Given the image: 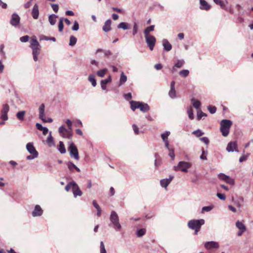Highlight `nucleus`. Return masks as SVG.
I'll return each instance as SVG.
<instances>
[{
	"label": "nucleus",
	"instance_id": "0eeeda50",
	"mask_svg": "<svg viewBox=\"0 0 253 253\" xmlns=\"http://www.w3.org/2000/svg\"><path fill=\"white\" fill-rule=\"evenodd\" d=\"M191 167V164L189 163L181 161L179 162L178 165L176 167H174V170H177L178 169H180L181 171L183 172H187L188 169Z\"/></svg>",
	"mask_w": 253,
	"mask_h": 253
},
{
	"label": "nucleus",
	"instance_id": "13d9d810",
	"mask_svg": "<svg viewBox=\"0 0 253 253\" xmlns=\"http://www.w3.org/2000/svg\"><path fill=\"white\" fill-rule=\"evenodd\" d=\"M79 29V25L77 21H75L74 23V25L72 27V29L73 31H78Z\"/></svg>",
	"mask_w": 253,
	"mask_h": 253
},
{
	"label": "nucleus",
	"instance_id": "4468645a",
	"mask_svg": "<svg viewBox=\"0 0 253 253\" xmlns=\"http://www.w3.org/2000/svg\"><path fill=\"white\" fill-rule=\"evenodd\" d=\"M26 148L27 151L31 154V155H39L38 152L36 150L34 146L33 143L29 142L26 145Z\"/></svg>",
	"mask_w": 253,
	"mask_h": 253
},
{
	"label": "nucleus",
	"instance_id": "a878e982",
	"mask_svg": "<svg viewBox=\"0 0 253 253\" xmlns=\"http://www.w3.org/2000/svg\"><path fill=\"white\" fill-rule=\"evenodd\" d=\"M25 111H20L16 113V116L19 121H23L24 120V117L25 116Z\"/></svg>",
	"mask_w": 253,
	"mask_h": 253
},
{
	"label": "nucleus",
	"instance_id": "de8ad7c7",
	"mask_svg": "<svg viewBox=\"0 0 253 253\" xmlns=\"http://www.w3.org/2000/svg\"><path fill=\"white\" fill-rule=\"evenodd\" d=\"M77 40L74 36H71L70 38L69 45L74 46L76 44Z\"/></svg>",
	"mask_w": 253,
	"mask_h": 253
},
{
	"label": "nucleus",
	"instance_id": "58836bf2",
	"mask_svg": "<svg viewBox=\"0 0 253 253\" xmlns=\"http://www.w3.org/2000/svg\"><path fill=\"white\" fill-rule=\"evenodd\" d=\"M191 101L192 102L193 106L196 109H198L200 107V106H201V102L197 100L194 98H192L191 99Z\"/></svg>",
	"mask_w": 253,
	"mask_h": 253
},
{
	"label": "nucleus",
	"instance_id": "423d86ee",
	"mask_svg": "<svg viewBox=\"0 0 253 253\" xmlns=\"http://www.w3.org/2000/svg\"><path fill=\"white\" fill-rule=\"evenodd\" d=\"M146 42L149 49L152 51L153 50L155 46L156 39L155 37L153 35H147L145 36Z\"/></svg>",
	"mask_w": 253,
	"mask_h": 253
},
{
	"label": "nucleus",
	"instance_id": "9b49d317",
	"mask_svg": "<svg viewBox=\"0 0 253 253\" xmlns=\"http://www.w3.org/2000/svg\"><path fill=\"white\" fill-rule=\"evenodd\" d=\"M20 17L19 15L16 13H13L11 16V19L10 20V24L13 26H17L20 23Z\"/></svg>",
	"mask_w": 253,
	"mask_h": 253
},
{
	"label": "nucleus",
	"instance_id": "09e8293b",
	"mask_svg": "<svg viewBox=\"0 0 253 253\" xmlns=\"http://www.w3.org/2000/svg\"><path fill=\"white\" fill-rule=\"evenodd\" d=\"M207 114L204 112H203L201 110L198 111L197 112V119L198 120H200L202 119L203 117H206Z\"/></svg>",
	"mask_w": 253,
	"mask_h": 253
},
{
	"label": "nucleus",
	"instance_id": "69168bd1",
	"mask_svg": "<svg viewBox=\"0 0 253 253\" xmlns=\"http://www.w3.org/2000/svg\"><path fill=\"white\" fill-rule=\"evenodd\" d=\"M132 128L134 131L135 134H139V128L137 127V126L134 124L132 125Z\"/></svg>",
	"mask_w": 253,
	"mask_h": 253
},
{
	"label": "nucleus",
	"instance_id": "3c124183",
	"mask_svg": "<svg viewBox=\"0 0 253 253\" xmlns=\"http://www.w3.org/2000/svg\"><path fill=\"white\" fill-rule=\"evenodd\" d=\"M63 18H61L60 19V21L58 24V29L59 32H62L63 29L64 25L63 23Z\"/></svg>",
	"mask_w": 253,
	"mask_h": 253
},
{
	"label": "nucleus",
	"instance_id": "b1692460",
	"mask_svg": "<svg viewBox=\"0 0 253 253\" xmlns=\"http://www.w3.org/2000/svg\"><path fill=\"white\" fill-rule=\"evenodd\" d=\"M233 201L236 206L239 208H241L244 202V198L242 197H239L236 199H233Z\"/></svg>",
	"mask_w": 253,
	"mask_h": 253
},
{
	"label": "nucleus",
	"instance_id": "473e14b6",
	"mask_svg": "<svg viewBox=\"0 0 253 253\" xmlns=\"http://www.w3.org/2000/svg\"><path fill=\"white\" fill-rule=\"evenodd\" d=\"M47 143L49 145L51 146L52 145H54V140L53 138L51 135V132L50 131L49 133V135L48 136L46 140Z\"/></svg>",
	"mask_w": 253,
	"mask_h": 253
},
{
	"label": "nucleus",
	"instance_id": "4be33fe9",
	"mask_svg": "<svg viewBox=\"0 0 253 253\" xmlns=\"http://www.w3.org/2000/svg\"><path fill=\"white\" fill-rule=\"evenodd\" d=\"M111 20L110 19H108L106 21V22L104 23V25L103 26V30L105 32H109L111 30Z\"/></svg>",
	"mask_w": 253,
	"mask_h": 253
},
{
	"label": "nucleus",
	"instance_id": "2eb2a0df",
	"mask_svg": "<svg viewBox=\"0 0 253 253\" xmlns=\"http://www.w3.org/2000/svg\"><path fill=\"white\" fill-rule=\"evenodd\" d=\"M72 191L75 198H76L78 196H81L83 194L82 191L76 182L73 187Z\"/></svg>",
	"mask_w": 253,
	"mask_h": 253
},
{
	"label": "nucleus",
	"instance_id": "e433bc0d",
	"mask_svg": "<svg viewBox=\"0 0 253 253\" xmlns=\"http://www.w3.org/2000/svg\"><path fill=\"white\" fill-rule=\"evenodd\" d=\"M127 81V77L123 72L122 73L120 80V85L124 84Z\"/></svg>",
	"mask_w": 253,
	"mask_h": 253
},
{
	"label": "nucleus",
	"instance_id": "393cba45",
	"mask_svg": "<svg viewBox=\"0 0 253 253\" xmlns=\"http://www.w3.org/2000/svg\"><path fill=\"white\" fill-rule=\"evenodd\" d=\"M67 165L69 169L72 172L73 171L74 169H76L78 172H80L81 171L80 169L71 162H68L67 164Z\"/></svg>",
	"mask_w": 253,
	"mask_h": 253
},
{
	"label": "nucleus",
	"instance_id": "0e129e2a",
	"mask_svg": "<svg viewBox=\"0 0 253 253\" xmlns=\"http://www.w3.org/2000/svg\"><path fill=\"white\" fill-rule=\"evenodd\" d=\"M169 151V155L171 158V159L172 160H173L174 159V157H175V154H174L173 149H170V151Z\"/></svg>",
	"mask_w": 253,
	"mask_h": 253
},
{
	"label": "nucleus",
	"instance_id": "37998d69",
	"mask_svg": "<svg viewBox=\"0 0 253 253\" xmlns=\"http://www.w3.org/2000/svg\"><path fill=\"white\" fill-rule=\"evenodd\" d=\"M169 95L171 98H174L176 97V93L175 88H170L169 92Z\"/></svg>",
	"mask_w": 253,
	"mask_h": 253
},
{
	"label": "nucleus",
	"instance_id": "c9c22d12",
	"mask_svg": "<svg viewBox=\"0 0 253 253\" xmlns=\"http://www.w3.org/2000/svg\"><path fill=\"white\" fill-rule=\"evenodd\" d=\"M107 72V69L106 68L103 69L98 71L96 73L97 75L101 78L103 77Z\"/></svg>",
	"mask_w": 253,
	"mask_h": 253
},
{
	"label": "nucleus",
	"instance_id": "412c9836",
	"mask_svg": "<svg viewBox=\"0 0 253 253\" xmlns=\"http://www.w3.org/2000/svg\"><path fill=\"white\" fill-rule=\"evenodd\" d=\"M32 16L34 19H37L39 17V7L37 4H35L33 8L32 11Z\"/></svg>",
	"mask_w": 253,
	"mask_h": 253
},
{
	"label": "nucleus",
	"instance_id": "5fc2aeb1",
	"mask_svg": "<svg viewBox=\"0 0 253 253\" xmlns=\"http://www.w3.org/2000/svg\"><path fill=\"white\" fill-rule=\"evenodd\" d=\"M208 109L211 114H214L216 111V108L215 106H209Z\"/></svg>",
	"mask_w": 253,
	"mask_h": 253
},
{
	"label": "nucleus",
	"instance_id": "6e6d98bb",
	"mask_svg": "<svg viewBox=\"0 0 253 253\" xmlns=\"http://www.w3.org/2000/svg\"><path fill=\"white\" fill-rule=\"evenodd\" d=\"M29 40V36L28 35L23 36L20 38V42H26Z\"/></svg>",
	"mask_w": 253,
	"mask_h": 253
},
{
	"label": "nucleus",
	"instance_id": "79ce46f5",
	"mask_svg": "<svg viewBox=\"0 0 253 253\" xmlns=\"http://www.w3.org/2000/svg\"><path fill=\"white\" fill-rule=\"evenodd\" d=\"M118 28L127 30L128 29V24L126 22H121L117 26Z\"/></svg>",
	"mask_w": 253,
	"mask_h": 253
},
{
	"label": "nucleus",
	"instance_id": "f03ea898",
	"mask_svg": "<svg viewBox=\"0 0 253 253\" xmlns=\"http://www.w3.org/2000/svg\"><path fill=\"white\" fill-rule=\"evenodd\" d=\"M110 220L116 231H119L122 229V226L119 222V216L115 211H112L111 213Z\"/></svg>",
	"mask_w": 253,
	"mask_h": 253
},
{
	"label": "nucleus",
	"instance_id": "4d7b16f0",
	"mask_svg": "<svg viewBox=\"0 0 253 253\" xmlns=\"http://www.w3.org/2000/svg\"><path fill=\"white\" fill-rule=\"evenodd\" d=\"M100 253H106L105 246L102 241L100 242Z\"/></svg>",
	"mask_w": 253,
	"mask_h": 253
},
{
	"label": "nucleus",
	"instance_id": "ea45409f",
	"mask_svg": "<svg viewBox=\"0 0 253 253\" xmlns=\"http://www.w3.org/2000/svg\"><path fill=\"white\" fill-rule=\"evenodd\" d=\"M170 131H166L165 133L161 134V137L164 142L168 140V136L170 135Z\"/></svg>",
	"mask_w": 253,
	"mask_h": 253
},
{
	"label": "nucleus",
	"instance_id": "864d4df0",
	"mask_svg": "<svg viewBox=\"0 0 253 253\" xmlns=\"http://www.w3.org/2000/svg\"><path fill=\"white\" fill-rule=\"evenodd\" d=\"M218 177L220 179L222 180L225 182L226 181L227 178L228 177V176L222 173H220L218 174Z\"/></svg>",
	"mask_w": 253,
	"mask_h": 253
},
{
	"label": "nucleus",
	"instance_id": "f257e3e1",
	"mask_svg": "<svg viewBox=\"0 0 253 253\" xmlns=\"http://www.w3.org/2000/svg\"><path fill=\"white\" fill-rule=\"evenodd\" d=\"M232 122L229 120H223L220 122V131L223 136H227L229 132L230 128Z\"/></svg>",
	"mask_w": 253,
	"mask_h": 253
},
{
	"label": "nucleus",
	"instance_id": "39448f33",
	"mask_svg": "<svg viewBox=\"0 0 253 253\" xmlns=\"http://www.w3.org/2000/svg\"><path fill=\"white\" fill-rule=\"evenodd\" d=\"M68 151L71 158H73L76 160H79L80 157L78 149L73 142H71L69 144Z\"/></svg>",
	"mask_w": 253,
	"mask_h": 253
},
{
	"label": "nucleus",
	"instance_id": "603ef678",
	"mask_svg": "<svg viewBox=\"0 0 253 253\" xmlns=\"http://www.w3.org/2000/svg\"><path fill=\"white\" fill-rule=\"evenodd\" d=\"M193 134H195L197 137H200L204 134V132L200 129H197L193 132Z\"/></svg>",
	"mask_w": 253,
	"mask_h": 253
},
{
	"label": "nucleus",
	"instance_id": "4c0bfd02",
	"mask_svg": "<svg viewBox=\"0 0 253 253\" xmlns=\"http://www.w3.org/2000/svg\"><path fill=\"white\" fill-rule=\"evenodd\" d=\"M131 109L134 111L136 109L139 108V102H136L134 101H130Z\"/></svg>",
	"mask_w": 253,
	"mask_h": 253
},
{
	"label": "nucleus",
	"instance_id": "f8f14e48",
	"mask_svg": "<svg viewBox=\"0 0 253 253\" xmlns=\"http://www.w3.org/2000/svg\"><path fill=\"white\" fill-rule=\"evenodd\" d=\"M219 247L217 242L215 241L207 242L205 244V247L207 250L211 249H217Z\"/></svg>",
	"mask_w": 253,
	"mask_h": 253
},
{
	"label": "nucleus",
	"instance_id": "e2e57ef3",
	"mask_svg": "<svg viewBox=\"0 0 253 253\" xmlns=\"http://www.w3.org/2000/svg\"><path fill=\"white\" fill-rule=\"evenodd\" d=\"M216 196L219 199L222 200H225L226 199L225 195L224 194L218 193H217Z\"/></svg>",
	"mask_w": 253,
	"mask_h": 253
},
{
	"label": "nucleus",
	"instance_id": "774afa93",
	"mask_svg": "<svg viewBox=\"0 0 253 253\" xmlns=\"http://www.w3.org/2000/svg\"><path fill=\"white\" fill-rule=\"evenodd\" d=\"M200 140L205 143L206 144H208L209 143V140L207 137H203L200 138Z\"/></svg>",
	"mask_w": 253,
	"mask_h": 253
},
{
	"label": "nucleus",
	"instance_id": "cd10ccee",
	"mask_svg": "<svg viewBox=\"0 0 253 253\" xmlns=\"http://www.w3.org/2000/svg\"><path fill=\"white\" fill-rule=\"evenodd\" d=\"M237 227L242 232H245L246 230V227L245 225L240 221H237L236 223Z\"/></svg>",
	"mask_w": 253,
	"mask_h": 253
},
{
	"label": "nucleus",
	"instance_id": "dca6fc26",
	"mask_svg": "<svg viewBox=\"0 0 253 253\" xmlns=\"http://www.w3.org/2000/svg\"><path fill=\"white\" fill-rule=\"evenodd\" d=\"M226 150L229 152H232L234 151L236 152H238V150L237 149L236 143L233 141L229 142L226 147Z\"/></svg>",
	"mask_w": 253,
	"mask_h": 253
},
{
	"label": "nucleus",
	"instance_id": "5701e85b",
	"mask_svg": "<svg viewBox=\"0 0 253 253\" xmlns=\"http://www.w3.org/2000/svg\"><path fill=\"white\" fill-rule=\"evenodd\" d=\"M139 109L143 112H146L150 110V107L147 103H139Z\"/></svg>",
	"mask_w": 253,
	"mask_h": 253
},
{
	"label": "nucleus",
	"instance_id": "bf43d9fd",
	"mask_svg": "<svg viewBox=\"0 0 253 253\" xmlns=\"http://www.w3.org/2000/svg\"><path fill=\"white\" fill-rule=\"evenodd\" d=\"M51 6L52 7L53 11L55 12H57L58 11V9H59V6L57 4H52L51 3L50 4Z\"/></svg>",
	"mask_w": 253,
	"mask_h": 253
},
{
	"label": "nucleus",
	"instance_id": "a18cd8bd",
	"mask_svg": "<svg viewBox=\"0 0 253 253\" xmlns=\"http://www.w3.org/2000/svg\"><path fill=\"white\" fill-rule=\"evenodd\" d=\"M187 113H188L189 118L191 120H193L194 119V115L193 113V109L191 106H189V107H188Z\"/></svg>",
	"mask_w": 253,
	"mask_h": 253
},
{
	"label": "nucleus",
	"instance_id": "1a4fd4ad",
	"mask_svg": "<svg viewBox=\"0 0 253 253\" xmlns=\"http://www.w3.org/2000/svg\"><path fill=\"white\" fill-rule=\"evenodd\" d=\"M173 175H170L169 178L163 179L160 180V184L162 187L167 190V187L170 184L172 180L173 179Z\"/></svg>",
	"mask_w": 253,
	"mask_h": 253
},
{
	"label": "nucleus",
	"instance_id": "2f4dec72",
	"mask_svg": "<svg viewBox=\"0 0 253 253\" xmlns=\"http://www.w3.org/2000/svg\"><path fill=\"white\" fill-rule=\"evenodd\" d=\"M154 25H151L150 26L147 27L144 31V34L145 36L150 35L149 33L150 32L153 31L154 30Z\"/></svg>",
	"mask_w": 253,
	"mask_h": 253
},
{
	"label": "nucleus",
	"instance_id": "ddd939ff",
	"mask_svg": "<svg viewBox=\"0 0 253 253\" xmlns=\"http://www.w3.org/2000/svg\"><path fill=\"white\" fill-rule=\"evenodd\" d=\"M42 213L43 211L42 210L41 207L39 205H37L35 207V209L32 211V214L34 217L40 216L42 215Z\"/></svg>",
	"mask_w": 253,
	"mask_h": 253
},
{
	"label": "nucleus",
	"instance_id": "f3484780",
	"mask_svg": "<svg viewBox=\"0 0 253 253\" xmlns=\"http://www.w3.org/2000/svg\"><path fill=\"white\" fill-rule=\"evenodd\" d=\"M200 9L208 10L211 8V5L205 0H200Z\"/></svg>",
	"mask_w": 253,
	"mask_h": 253
},
{
	"label": "nucleus",
	"instance_id": "338daca9",
	"mask_svg": "<svg viewBox=\"0 0 253 253\" xmlns=\"http://www.w3.org/2000/svg\"><path fill=\"white\" fill-rule=\"evenodd\" d=\"M41 52V48L36 49L33 50L32 54L33 55H39Z\"/></svg>",
	"mask_w": 253,
	"mask_h": 253
},
{
	"label": "nucleus",
	"instance_id": "a19ab883",
	"mask_svg": "<svg viewBox=\"0 0 253 253\" xmlns=\"http://www.w3.org/2000/svg\"><path fill=\"white\" fill-rule=\"evenodd\" d=\"M184 63V60L183 59L177 60L176 63L174 64V65L176 68H180L183 66Z\"/></svg>",
	"mask_w": 253,
	"mask_h": 253
},
{
	"label": "nucleus",
	"instance_id": "f704fd0d",
	"mask_svg": "<svg viewBox=\"0 0 253 253\" xmlns=\"http://www.w3.org/2000/svg\"><path fill=\"white\" fill-rule=\"evenodd\" d=\"M213 1L217 5H219L222 9H226V4L225 2L221 0H213Z\"/></svg>",
	"mask_w": 253,
	"mask_h": 253
},
{
	"label": "nucleus",
	"instance_id": "aec40b11",
	"mask_svg": "<svg viewBox=\"0 0 253 253\" xmlns=\"http://www.w3.org/2000/svg\"><path fill=\"white\" fill-rule=\"evenodd\" d=\"M45 105L44 104H42L39 108V117L41 119H43V118L45 117Z\"/></svg>",
	"mask_w": 253,
	"mask_h": 253
},
{
	"label": "nucleus",
	"instance_id": "052dcab7",
	"mask_svg": "<svg viewBox=\"0 0 253 253\" xmlns=\"http://www.w3.org/2000/svg\"><path fill=\"white\" fill-rule=\"evenodd\" d=\"M227 183L230 185H234V180L230 178L229 176L227 178L226 181H225Z\"/></svg>",
	"mask_w": 253,
	"mask_h": 253
},
{
	"label": "nucleus",
	"instance_id": "680f3d73",
	"mask_svg": "<svg viewBox=\"0 0 253 253\" xmlns=\"http://www.w3.org/2000/svg\"><path fill=\"white\" fill-rule=\"evenodd\" d=\"M124 98L126 100H129L131 99L132 96L131 93H128L124 95Z\"/></svg>",
	"mask_w": 253,
	"mask_h": 253
},
{
	"label": "nucleus",
	"instance_id": "7ed1b4c3",
	"mask_svg": "<svg viewBox=\"0 0 253 253\" xmlns=\"http://www.w3.org/2000/svg\"><path fill=\"white\" fill-rule=\"evenodd\" d=\"M68 129L66 128L64 126H61L58 128V131L60 135L66 138L71 139L72 137V126H67Z\"/></svg>",
	"mask_w": 253,
	"mask_h": 253
},
{
	"label": "nucleus",
	"instance_id": "c85d7f7f",
	"mask_svg": "<svg viewBox=\"0 0 253 253\" xmlns=\"http://www.w3.org/2000/svg\"><path fill=\"white\" fill-rule=\"evenodd\" d=\"M146 230L145 228H140L136 230V235L137 237H141L146 233Z\"/></svg>",
	"mask_w": 253,
	"mask_h": 253
},
{
	"label": "nucleus",
	"instance_id": "7c9ffc66",
	"mask_svg": "<svg viewBox=\"0 0 253 253\" xmlns=\"http://www.w3.org/2000/svg\"><path fill=\"white\" fill-rule=\"evenodd\" d=\"M57 17V16L54 14L50 15L49 16L48 21L51 25H54L55 24L56 22V18Z\"/></svg>",
	"mask_w": 253,
	"mask_h": 253
},
{
	"label": "nucleus",
	"instance_id": "8fccbe9b",
	"mask_svg": "<svg viewBox=\"0 0 253 253\" xmlns=\"http://www.w3.org/2000/svg\"><path fill=\"white\" fill-rule=\"evenodd\" d=\"M75 183V182L74 181H72V182H70L69 184H68L66 187H65V190L67 191H69V190L72 188L73 189V187L74 186V184Z\"/></svg>",
	"mask_w": 253,
	"mask_h": 253
},
{
	"label": "nucleus",
	"instance_id": "6e6552de",
	"mask_svg": "<svg viewBox=\"0 0 253 253\" xmlns=\"http://www.w3.org/2000/svg\"><path fill=\"white\" fill-rule=\"evenodd\" d=\"M9 111V106L7 104H5L2 105V108L1 110V119L5 121L8 120L7 113Z\"/></svg>",
	"mask_w": 253,
	"mask_h": 253
},
{
	"label": "nucleus",
	"instance_id": "c756f323",
	"mask_svg": "<svg viewBox=\"0 0 253 253\" xmlns=\"http://www.w3.org/2000/svg\"><path fill=\"white\" fill-rule=\"evenodd\" d=\"M88 80L91 83L93 86L96 85V81L95 78V75L93 74L89 75L88 78Z\"/></svg>",
	"mask_w": 253,
	"mask_h": 253
},
{
	"label": "nucleus",
	"instance_id": "72a5a7b5",
	"mask_svg": "<svg viewBox=\"0 0 253 253\" xmlns=\"http://www.w3.org/2000/svg\"><path fill=\"white\" fill-rule=\"evenodd\" d=\"M58 151L61 154H64L66 152V149L62 141L59 142Z\"/></svg>",
	"mask_w": 253,
	"mask_h": 253
},
{
	"label": "nucleus",
	"instance_id": "49530a36",
	"mask_svg": "<svg viewBox=\"0 0 253 253\" xmlns=\"http://www.w3.org/2000/svg\"><path fill=\"white\" fill-rule=\"evenodd\" d=\"M189 74V71L188 70H183L179 72V75L184 78L187 77Z\"/></svg>",
	"mask_w": 253,
	"mask_h": 253
},
{
	"label": "nucleus",
	"instance_id": "bb28decb",
	"mask_svg": "<svg viewBox=\"0 0 253 253\" xmlns=\"http://www.w3.org/2000/svg\"><path fill=\"white\" fill-rule=\"evenodd\" d=\"M92 204L94 207L97 210V213L96 215L98 217L100 216L101 214V210L98 204L97 203L95 200H93L92 202Z\"/></svg>",
	"mask_w": 253,
	"mask_h": 253
},
{
	"label": "nucleus",
	"instance_id": "a211bd4d",
	"mask_svg": "<svg viewBox=\"0 0 253 253\" xmlns=\"http://www.w3.org/2000/svg\"><path fill=\"white\" fill-rule=\"evenodd\" d=\"M112 81L111 77L109 76L107 79L101 81V86L103 90H105L107 87V84Z\"/></svg>",
	"mask_w": 253,
	"mask_h": 253
},
{
	"label": "nucleus",
	"instance_id": "20e7f679",
	"mask_svg": "<svg viewBox=\"0 0 253 253\" xmlns=\"http://www.w3.org/2000/svg\"><path fill=\"white\" fill-rule=\"evenodd\" d=\"M205 220L201 219H192L188 222V226L191 229H200L202 225L204 224Z\"/></svg>",
	"mask_w": 253,
	"mask_h": 253
},
{
	"label": "nucleus",
	"instance_id": "9d476101",
	"mask_svg": "<svg viewBox=\"0 0 253 253\" xmlns=\"http://www.w3.org/2000/svg\"><path fill=\"white\" fill-rule=\"evenodd\" d=\"M30 47L32 49V50L36 49L41 48V46L39 42L36 39L35 37H33L30 41Z\"/></svg>",
	"mask_w": 253,
	"mask_h": 253
},
{
	"label": "nucleus",
	"instance_id": "6ab92c4d",
	"mask_svg": "<svg viewBox=\"0 0 253 253\" xmlns=\"http://www.w3.org/2000/svg\"><path fill=\"white\" fill-rule=\"evenodd\" d=\"M162 43L164 48L166 51H169L171 49L172 46L167 39H164L162 41Z\"/></svg>",
	"mask_w": 253,
	"mask_h": 253
},
{
	"label": "nucleus",
	"instance_id": "c03bdc74",
	"mask_svg": "<svg viewBox=\"0 0 253 253\" xmlns=\"http://www.w3.org/2000/svg\"><path fill=\"white\" fill-rule=\"evenodd\" d=\"M213 208V206H209L203 207L202 209V213H204L205 212H209L211 211Z\"/></svg>",
	"mask_w": 253,
	"mask_h": 253
}]
</instances>
